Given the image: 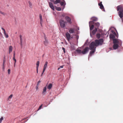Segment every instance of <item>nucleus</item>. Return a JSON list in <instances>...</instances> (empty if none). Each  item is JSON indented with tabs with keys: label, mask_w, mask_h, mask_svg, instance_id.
Instances as JSON below:
<instances>
[{
	"label": "nucleus",
	"mask_w": 123,
	"mask_h": 123,
	"mask_svg": "<svg viewBox=\"0 0 123 123\" xmlns=\"http://www.w3.org/2000/svg\"><path fill=\"white\" fill-rule=\"evenodd\" d=\"M112 34H111L110 35V37L112 38L114 44L113 45V48L114 49H117L119 46H121L122 42L121 41L118 39L115 38L116 37L118 38V35L116 33L113 31H112Z\"/></svg>",
	"instance_id": "nucleus-1"
},
{
	"label": "nucleus",
	"mask_w": 123,
	"mask_h": 123,
	"mask_svg": "<svg viewBox=\"0 0 123 123\" xmlns=\"http://www.w3.org/2000/svg\"><path fill=\"white\" fill-rule=\"evenodd\" d=\"M97 46L101 45L103 44L104 40L103 39H100L99 40H96L94 42Z\"/></svg>",
	"instance_id": "nucleus-2"
},
{
	"label": "nucleus",
	"mask_w": 123,
	"mask_h": 123,
	"mask_svg": "<svg viewBox=\"0 0 123 123\" xmlns=\"http://www.w3.org/2000/svg\"><path fill=\"white\" fill-rule=\"evenodd\" d=\"M97 46L95 42H92L91 43L89 46V49L90 50H96Z\"/></svg>",
	"instance_id": "nucleus-3"
},
{
	"label": "nucleus",
	"mask_w": 123,
	"mask_h": 123,
	"mask_svg": "<svg viewBox=\"0 0 123 123\" xmlns=\"http://www.w3.org/2000/svg\"><path fill=\"white\" fill-rule=\"evenodd\" d=\"M66 23L64 20L61 19L60 21V25L62 28H64L65 27V23Z\"/></svg>",
	"instance_id": "nucleus-4"
},
{
	"label": "nucleus",
	"mask_w": 123,
	"mask_h": 123,
	"mask_svg": "<svg viewBox=\"0 0 123 123\" xmlns=\"http://www.w3.org/2000/svg\"><path fill=\"white\" fill-rule=\"evenodd\" d=\"M89 49V48L88 47H86L82 51V54H86L88 52Z\"/></svg>",
	"instance_id": "nucleus-5"
},
{
	"label": "nucleus",
	"mask_w": 123,
	"mask_h": 123,
	"mask_svg": "<svg viewBox=\"0 0 123 123\" xmlns=\"http://www.w3.org/2000/svg\"><path fill=\"white\" fill-rule=\"evenodd\" d=\"M94 23L92 21H90L89 22V26L90 28V31L92 30L93 29L94 27V25H92L91 26V24H94Z\"/></svg>",
	"instance_id": "nucleus-6"
},
{
	"label": "nucleus",
	"mask_w": 123,
	"mask_h": 123,
	"mask_svg": "<svg viewBox=\"0 0 123 123\" xmlns=\"http://www.w3.org/2000/svg\"><path fill=\"white\" fill-rule=\"evenodd\" d=\"M97 28H95V29L94 30H93V31H92V32L91 31H90V35L91 37H92V34L93 35H95V34L96 32L97 31Z\"/></svg>",
	"instance_id": "nucleus-7"
},
{
	"label": "nucleus",
	"mask_w": 123,
	"mask_h": 123,
	"mask_svg": "<svg viewBox=\"0 0 123 123\" xmlns=\"http://www.w3.org/2000/svg\"><path fill=\"white\" fill-rule=\"evenodd\" d=\"M66 36L67 40L69 41L71 37L70 34L68 32H67L66 34Z\"/></svg>",
	"instance_id": "nucleus-8"
},
{
	"label": "nucleus",
	"mask_w": 123,
	"mask_h": 123,
	"mask_svg": "<svg viewBox=\"0 0 123 123\" xmlns=\"http://www.w3.org/2000/svg\"><path fill=\"white\" fill-rule=\"evenodd\" d=\"M65 19L68 23L70 24L72 23L71 19L68 16H66L65 17Z\"/></svg>",
	"instance_id": "nucleus-9"
},
{
	"label": "nucleus",
	"mask_w": 123,
	"mask_h": 123,
	"mask_svg": "<svg viewBox=\"0 0 123 123\" xmlns=\"http://www.w3.org/2000/svg\"><path fill=\"white\" fill-rule=\"evenodd\" d=\"M117 11L123 12V9L121 5H119L117 7Z\"/></svg>",
	"instance_id": "nucleus-10"
},
{
	"label": "nucleus",
	"mask_w": 123,
	"mask_h": 123,
	"mask_svg": "<svg viewBox=\"0 0 123 123\" xmlns=\"http://www.w3.org/2000/svg\"><path fill=\"white\" fill-rule=\"evenodd\" d=\"M46 37L45 36H44V38L45 40L44 41V44L45 45H47L48 44V41L46 39Z\"/></svg>",
	"instance_id": "nucleus-11"
},
{
	"label": "nucleus",
	"mask_w": 123,
	"mask_h": 123,
	"mask_svg": "<svg viewBox=\"0 0 123 123\" xmlns=\"http://www.w3.org/2000/svg\"><path fill=\"white\" fill-rule=\"evenodd\" d=\"M98 5L100 6V8L101 9H104V11H105V9L104 8V7L102 4V2H101L100 3H99L98 4Z\"/></svg>",
	"instance_id": "nucleus-12"
},
{
	"label": "nucleus",
	"mask_w": 123,
	"mask_h": 123,
	"mask_svg": "<svg viewBox=\"0 0 123 123\" xmlns=\"http://www.w3.org/2000/svg\"><path fill=\"white\" fill-rule=\"evenodd\" d=\"M50 7L53 10H54V8L53 4L51 2H49Z\"/></svg>",
	"instance_id": "nucleus-13"
},
{
	"label": "nucleus",
	"mask_w": 123,
	"mask_h": 123,
	"mask_svg": "<svg viewBox=\"0 0 123 123\" xmlns=\"http://www.w3.org/2000/svg\"><path fill=\"white\" fill-rule=\"evenodd\" d=\"M19 37H20V44L21 45V46L22 48L23 47V45H22V42H23V40L22 39V36L21 35H20L19 36Z\"/></svg>",
	"instance_id": "nucleus-14"
},
{
	"label": "nucleus",
	"mask_w": 123,
	"mask_h": 123,
	"mask_svg": "<svg viewBox=\"0 0 123 123\" xmlns=\"http://www.w3.org/2000/svg\"><path fill=\"white\" fill-rule=\"evenodd\" d=\"M46 89L47 87L46 86H45L44 87L42 93V94L43 95H45V94Z\"/></svg>",
	"instance_id": "nucleus-15"
},
{
	"label": "nucleus",
	"mask_w": 123,
	"mask_h": 123,
	"mask_svg": "<svg viewBox=\"0 0 123 123\" xmlns=\"http://www.w3.org/2000/svg\"><path fill=\"white\" fill-rule=\"evenodd\" d=\"M60 2V4L61 6H65L66 5L65 2L64 0H61Z\"/></svg>",
	"instance_id": "nucleus-16"
},
{
	"label": "nucleus",
	"mask_w": 123,
	"mask_h": 123,
	"mask_svg": "<svg viewBox=\"0 0 123 123\" xmlns=\"http://www.w3.org/2000/svg\"><path fill=\"white\" fill-rule=\"evenodd\" d=\"M123 12L119 11L118 12V15L120 17L122 18L123 16Z\"/></svg>",
	"instance_id": "nucleus-17"
},
{
	"label": "nucleus",
	"mask_w": 123,
	"mask_h": 123,
	"mask_svg": "<svg viewBox=\"0 0 123 123\" xmlns=\"http://www.w3.org/2000/svg\"><path fill=\"white\" fill-rule=\"evenodd\" d=\"M74 30L72 28H70L69 30V32L70 34L73 33L74 32Z\"/></svg>",
	"instance_id": "nucleus-18"
},
{
	"label": "nucleus",
	"mask_w": 123,
	"mask_h": 123,
	"mask_svg": "<svg viewBox=\"0 0 123 123\" xmlns=\"http://www.w3.org/2000/svg\"><path fill=\"white\" fill-rule=\"evenodd\" d=\"M39 18H40V23L41 24V26H42V21H43V20H42V15L40 14V15H39Z\"/></svg>",
	"instance_id": "nucleus-19"
},
{
	"label": "nucleus",
	"mask_w": 123,
	"mask_h": 123,
	"mask_svg": "<svg viewBox=\"0 0 123 123\" xmlns=\"http://www.w3.org/2000/svg\"><path fill=\"white\" fill-rule=\"evenodd\" d=\"M91 19L92 20L93 22L94 21H96L97 20V18L96 17H93L91 18Z\"/></svg>",
	"instance_id": "nucleus-20"
},
{
	"label": "nucleus",
	"mask_w": 123,
	"mask_h": 123,
	"mask_svg": "<svg viewBox=\"0 0 123 123\" xmlns=\"http://www.w3.org/2000/svg\"><path fill=\"white\" fill-rule=\"evenodd\" d=\"M52 84L49 83L47 86V88L49 90H50L52 88Z\"/></svg>",
	"instance_id": "nucleus-21"
},
{
	"label": "nucleus",
	"mask_w": 123,
	"mask_h": 123,
	"mask_svg": "<svg viewBox=\"0 0 123 123\" xmlns=\"http://www.w3.org/2000/svg\"><path fill=\"white\" fill-rule=\"evenodd\" d=\"M94 24L95 26L97 27H98L100 26V24L98 22L95 23V24L94 23Z\"/></svg>",
	"instance_id": "nucleus-22"
},
{
	"label": "nucleus",
	"mask_w": 123,
	"mask_h": 123,
	"mask_svg": "<svg viewBox=\"0 0 123 123\" xmlns=\"http://www.w3.org/2000/svg\"><path fill=\"white\" fill-rule=\"evenodd\" d=\"M76 51L77 53H78V54H81L82 53V51H81L79 49H77L76 50Z\"/></svg>",
	"instance_id": "nucleus-23"
},
{
	"label": "nucleus",
	"mask_w": 123,
	"mask_h": 123,
	"mask_svg": "<svg viewBox=\"0 0 123 123\" xmlns=\"http://www.w3.org/2000/svg\"><path fill=\"white\" fill-rule=\"evenodd\" d=\"M12 46H10L9 48V53L10 54V52H12Z\"/></svg>",
	"instance_id": "nucleus-24"
},
{
	"label": "nucleus",
	"mask_w": 123,
	"mask_h": 123,
	"mask_svg": "<svg viewBox=\"0 0 123 123\" xmlns=\"http://www.w3.org/2000/svg\"><path fill=\"white\" fill-rule=\"evenodd\" d=\"M48 63V62H45V64L44 65V67H43V68L46 69V68L47 66V64Z\"/></svg>",
	"instance_id": "nucleus-25"
},
{
	"label": "nucleus",
	"mask_w": 123,
	"mask_h": 123,
	"mask_svg": "<svg viewBox=\"0 0 123 123\" xmlns=\"http://www.w3.org/2000/svg\"><path fill=\"white\" fill-rule=\"evenodd\" d=\"M92 51H91L90 52V54L92 55V54H93L94 52H95L96 50H91Z\"/></svg>",
	"instance_id": "nucleus-26"
},
{
	"label": "nucleus",
	"mask_w": 123,
	"mask_h": 123,
	"mask_svg": "<svg viewBox=\"0 0 123 123\" xmlns=\"http://www.w3.org/2000/svg\"><path fill=\"white\" fill-rule=\"evenodd\" d=\"M28 3L29 4V6L30 8H32V5L30 1H29Z\"/></svg>",
	"instance_id": "nucleus-27"
},
{
	"label": "nucleus",
	"mask_w": 123,
	"mask_h": 123,
	"mask_svg": "<svg viewBox=\"0 0 123 123\" xmlns=\"http://www.w3.org/2000/svg\"><path fill=\"white\" fill-rule=\"evenodd\" d=\"M39 64V62L37 61L36 63V68H38Z\"/></svg>",
	"instance_id": "nucleus-28"
},
{
	"label": "nucleus",
	"mask_w": 123,
	"mask_h": 123,
	"mask_svg": "<svg viewBox=\"0 0 123 123\" xmlns=\"http://www.w3.org/2000/svg\"><path fill=\"white\" fill-rule=\"evenodd\" d=\"M100 34H99V33L97 34L96 35L97 37L98 38H99L100 37Z\"/></svg>",
	"instance_id": "nucleus-29"
},
{
	"label": "nucleus",
	"mask_w": 123,
	"mask_h": 123,
	"mask_svg": "<svg viewBox=\"0 0 123 123\" xmlns=\"http://www.w3.org/2000/svg\"><path fill=\"white\" fill-rule=\"evenodd\" d=\"M71 47L72 48L73 50H74L75 49V48L74 46V45H72L71 46Z\"/></svg>",
	"instance_id": "nucleus-30"
},
{
	"label": "nucleus",
	"mask_w": 123,
	"mask_h": 123,
	"mask_svg": "<svg viewBox=\"0 0 123 123\" xmlns=\"http://www.w3.org/2000/svg\"><path fill=\"white\" fill-rule=\"evenodd\" d=\"M56 10H57L58 11H61V8L59 7H57L56 8Z\"/></svg>",
	"instance_id": "nucleus-31"
},
{
	"label": "nucleus",
	"mask_w": 123,
	"mask_h": 123,
	"mask_svg": "<svg viewBox=\"0 0 123 123\" xmlns=\"http://www.w3.org/2000/svg\"><path fill=\"white\" fill-rule=\"evenodd\" d=\"M12 94H11V95L8 97V100H9V99H10V98H12Z\"/></svg>",
	"instance_id": "nucleus-32"
},
{
	"label": "nucleus",
	"mask_w": 123,
	"mask_h": 123,
	"mask_svg": "<svg viewBox=\"0 0 123 123\" xmlns=\"http://www.w3.org/2000/svg\"><path fill=\"white\" fill-rule=\"evenodd\" d=\"M4 35L5 36L6 38H7L8 37V36L7 34L6 33L4 34Z\"/></svg>",
	"instance_id": "nucleus-33"
},
{
	"label": "nucleus",
	"mask_w": 123,
	"mask_h": 123,
	"mask_svg": "<svg viewBox=\"0 0 123 123\" xmlns=\"http://www.w3.org/2000/svg\"><path fill=\"white\" fill-rule=\"evenodd\" d=\"M15 52H14V53L13 54V57L12 58L13 60L16 59L15 58Z\"/></svg>",
	"instance_id": "nucleus-34"
},
{
	"label": "nucleus",
	"mask_w": 123,
	"mask_h": 123,
	"mask_svg": "<svg viewBox=\"0 0 123 123\" xmlns=\"http://www.w3.org/2000/svg\"><path fill=\"white\" fill-rule=\"evenodd\" d=\"M13 60V61H14V67H15V64H16V59H14V60Z\"/></svg>",
	"instance_id": "nucleus-35"
},
{
	"label": "nucleus",
	"mask_w": 123,
	"mask_h": 123,
	"mask_svg": "<svg viewBox=\"0 0 123 123\" xmlns=\"http://www.w3.org/2000/svg\"><path fill=\"white\" fill-rule=\"evenodd\" d=\"M3 119V117H1L0 119V123L2 121Z\"/></svg>",
	"instance_id": "nucleus-36"
},
{
	"label": "nucleus",
	"mask_w": 123,
	"mask_h": 123,
	"mask_svg": "<svg viewBox=\"0 0 123 123\" xmlns=\"http://www.w3.org/2000/svg\"><path fill=\"white\" fill-rule=\"evenodd\" d=\"M4 64H3L2 69L3 71H4Z\"/></svg>",
	"instance_id": "nucleus-37"
},
{
	"label": "nucleus",
	"mask_w": 123,
	"mask_h": 123,
	"mask_svg": "<svg viewBox=\"0 0 123 123\" xmlns=\"http://www.w3.org/2000/svg\"><path fill=\"white\" fill-rule=\"evenodd\" d=\"M8 74L10 73V69H8Z\"/></svg>",
	"instance_id": "nucleus-38"
},
{
	"label": "nucleus",
	"mask_w": 123,
	"mask_h": 123,
	"mask_svg": "<svg viewBox=\"0 0 123 123\" xmlns=\"http://www.w3.org/2000/svg\"><path fill=\"white\" fill-rule=\"evenodd\" d=\"M42 106V105H41L39 107L38 109V110L40 109H41V108Z\"/></svg>",
	"instance_id": "nucleus-39"
},
{
	"label": "nucleus",
	"mask_w": 123,
	"mask_h": 123,
	"mask_svg": "<svg viewBox=\"0 0 123 123\" xmlns=\"http://www.w3.org/2000/svg\"><path fill=\"white\" fill-rule=\"evenodd\" d=\"M62 49L63 50V52H64V53H65V48H64V47H62Z\"/></svg>",
	"instance_id": "nucleus-40"
},
{
	"label": "nucleus",
	"mask_w": 123,
	"mask_h": 123,
	"mask_svg": "<svg viewBox=\"0 0 123 123\" xmlns=\"http://www.w3.org/2000/svg\"><path fill=\"white\" fill-rule=\"evenodd\" d=\"M1 14L4 16L6 14V13L3 12H2Z\"/></svg>",
	"instance_id": "nucleus-41"
},
{
	"label": "nucleus",
	"mask_w": 123,
	"mask_h": 123,
	"mask_svg": "<svg viewBox=\"0 0 123 123\" xmlns=\"http://www.w3.org/2000/svg\"><path fill=\"white\" fill-rule=\"evenodd\" d=\"M45 69H44L43 68V72L42 73V75H41V76H42L43 74V73L45 71Z\"/></svg>",
	"instance_id": "nucleus-42"
},
{
	"label": "nucleus",
	"mask_w": 123,
	"mask_h": 123,
	"mask_svg": "<svg viewBox=\"0 0 123 123\" xmlns=\"http://www.w3.org/2000/svg\"><path fill=\"white\" fill-rule=\"evenodd\" d=\"M79 36L78 35H77L76 36V38L77 40H78V39H79Z\"/></svg>",
	"instance_id": "nucleus-43"
},
{
	"label": "nucleus",
	"mask_w": 123,
	"mask_h": 123,
	"mask_svg": "<svg viewBox=\"0 0 123 123\" xmlns=\"http://www.w3.org/2000/svg\"><path fill=\"white\" fill-rule=\"evenodd\" d=\"M38 86H37L36 87V89L37 90H38Z\"/></svg>",
	"instance_id": "nucleus-44"
},
{
	"label": "nucleus",
	"mask_w": 123,
	"mask_h": 123,
	"mask_svg": "<svg viewBox=\"0 0 123 123\" xmlns=\"http://www.w3.org/2000/svg\"><path fill=\"white\" fill-rule=\"evenodd\" d=\"M64 66V65H62V66H60V68H63V66Z\"/></svg>",
	"instance_id": "nucleus-45"
},
{
	"label": "nucleus",
	"mask_w": 123,
	"mask_h": 123,
	"mask_svg": "<svg viewBox=\"0 0 123 123\" xmlns=\"http://www.w3.org/2000/svg\"><path fill=\"white\" fill-rule=\"evenodd\" d=\"M5 62V60H4L3 61V64H4V65Z\"/></svg>",
	"instance_id": "nucleus-46"
},
{
	"label": "nucleus",
	"mask_w": 123,
	"mask_h": 123,
	"mask_svg": "<svg viewBox=\"0 0 123 123\" xmlns=\"http://www.w3.org/2000/svg\"><path fill=\"white\" fill-rule=\"evenodd\" d=\"M3 31H4V34L6 33V31H5V30H4Z\"/></svg>",
	"instance_id": "nucleus-47"
},
{
	"label": "nucleus",
	"mask_w": 123,
	"mask_h": 123,
	"mask_svg": "<svg viewBox=\"0 0 123 123\" xmlns=\"http://www.w3.org/2000/svg\"><path fill=\"white\" fill-rule=\"evenodd\" d=\"M37 68V73H38V68Z\"/></svg>",
	"instance_id": "nucleus-48"
},
{
	"label": "nucleus",
	"mask_w": 123,
	"mask_h": 123,
	"mask_svg": "<svg viewBox=\"0 0 123 123\" xmlns=\"http://www.w3.org/2000/svg\"><path fill=\"white\" fill-rule=\"evenodd\" d=\"M41 82V81H40V80H39V81H38V82L37 83H39V84Z\"/></svg>",
	"instance_id": "nucleus-49"
},
{
	"label": "nucleus",
	"mask_w": 123,
	"mask_h": 123,
	"mask_svg": "<svg viewBox=\"0 0 123 123\" xmlns=\"http://www.w3.org/2000/svg\"><path fill=\"white\" fill-rule=\"evenodd\" d=\"M1 29L3 30V31L5 30V29L2 27L1 28Z\"/></svg>",
	"instance_id": "nucleus-50"
},
{
	"label": "nucleus",
	"mask_w": 123,
	"mask_h": 123,
	"mask_svg": "<svg viewBox=\"0 0 123 123\" xmlns=\"http://www.w3.org/2000/svg\"><path fill=\"white\" fill-rule=\"evenodd\" d=\"M51 2H53L54 1V0H50Z\"/></svg>",
	"instance_id": "nucleus-51"
},
{
	"label": "nucleus",
	"mask_w": 123,
	"mask_h": 123,
	"mask_svg": "<svg viewBox=\"0 0 123 123\" xmlns=\"http://www.w3.org/2000/svg\"><path fill=\"white\" fill-rule=\"evenodd\" d=\"M62 16H63V17H64V16H65V15H64V14H62Z\"/></svg>",
	"instance_id": "nucleus-52"
},
{
	"label": "nucleus",
	"mask_w": 123,
	"mask_h": 123,
	"mask_svg": "<svg viewBox=\"0 0 123 123\" xmlns=\"http://www.w3.org/2000/svg\"><path fill=\"white\" fill-rule=\"evenodd\" d=\"M2 12L0 10V13L1 14Z\"/></svg>",
	"instance_id": "nucleus-53"
},
{
	"label": "nucleus",
	"mask_w": 123,
	"mask_h": 123,
	"mask_svg": "<svg viewBox=\"0 0 123 123\" xmlns=\"http://www.w3.org/2000/svg\"><path fill=\"white\" fill-rule=\"evenodd\" d=\"M39 83H37V86H38L39 85Z\"/></svg>",
	"instance_id": "nucleus-54"
},
{
	"label": "nucleus",
	"mask_w": 123,
	"mask_h": 123,
	"mask_svg": "<svg viewBox=\"0 0 123 123\" xmlns=\"http://www.w3.org/2000/svg\"><path fill=\"white\" fill-rule=\"evenodd\" d=\"M60 69V68H59L58 69V70H59Z\"/></svg>",
	"instance_id": "nucleus-55"
},
{
	"label": "nucleus",
	"mask_w": 123,
	"mask_h": 123,
	"mask_svg": "<svg viewBox=\"0 0 123 123\" xmlns=\"http://www.w3.org/2000/svg\"><path fill=\"white\" fill-rule=\"evenodd\" d=\"M78 30H79V28H78Z\"/></svg>",
	"instance_id": "nucleus-56"
},
{
	"label": "nucleus",
	"mask_w": 123,
	"mask_h": 123,
	"mask_svg": "<svg viewBox=\"0 0 123 123\" xmlns=\"http://www.w3.org/2000/svg\"><path fill=\"white\" fill-rule=\"evenodd\" d=\"M62 43V44H63V42H62V43Z\"/></svg>",
	"instance_id": "nucleus-57"
}]
</instances>
